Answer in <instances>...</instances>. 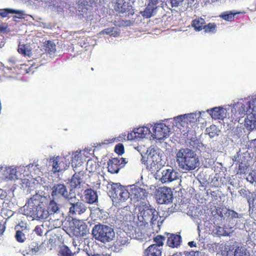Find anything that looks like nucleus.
<instances>
[{
	"label": "nucleus",
	"instance_id": "nucleus-63",
	"mask_svg": "<svg viewBox=\"0 0 256 256\" xmlns=\"http://www.w3.org/2000/svg\"><path fill=\"white\" fill-rule=\"evenodd\" d=\"M252 102L251 104H250V106H253V108L256 109V97L254 98H252Z\"/></svg>",
	"mask_w": 256,
	"mask_h": 256
},
{
	"label": "nucleus",
	"instance_id": "nucleus-6",
	"mask_svg": "<svg viewBox=\"0 0 256 256\" xmlns=\"http://www.w3.org/2000/svg\"><path fill=\"white\" fill-rule=\"evenodd\" d=\"M161 150L157 148L150 147L148 148L146 155V163L150 170L158 168V164L161 162Z\"/></svg>",
	"mask_w": 256,
	"mask_h": 256
},
{
	"label": "nucleus",
	"instance_id": "nucleus-20",
	"mask_svg": "<svg viewBox=\"0 0 256 256\" xmlns=\"http://www.w3.org/2000/svg\"><path fill=\"white\" fill-rule=\"evenodd\" d=\"M16 230L15 237L18 242H23L26 239V234L28 233V230L26 228V224L22 223L18 225L16 227Z\"/></svg>",
	"mask_w": 256,
	"mask_h": 256
},
{
	"label": "nucleus",
	"instance_id": "nucleus-62",
	"mask_svg": "<svg viewBox=\"0 0 256 256\" xmlns=\"http://www.w3.org/2000/svg\"><path fill=\"white\" fill-rule=\"evenodd\" d=\"M6 222H0V232L2 233L5 230V226Z\"/></svg>",
	"mask_w": 256,
	"mask_h": 256
},
{
	"label": "nucleus",
	"instance_id": "nucleus-40",
	"mask_svg": "<svg viewBox=\"0 0 256 256\" xmlns=\"http://www.w3.org/2000/svg\"><path fill=\"white\" fill-rule=\"evenodd\" d=\"M102 34H106L114 37L118 36L120 34V32L116 28H106L100 32Z\"/></svg>",
	"mask_w": 256,
	"mask_h": 256
},
{
	"label": "nucleus",
	"instance_id": "nucleus-61",
	"mask_svg": "<svg viewBox=\"0 0 256 256\" xmlns=\"http://www.w3.org/2000/svg\"><path fill=\"white\" fill-rule=\"evenodd\" d=\"M228 183L232 186H236V184L234 183V178H230V177H228Z\"/></svg>",
	"mask_w": 256,
	"mask_h": 256
},
{
	"label": "nucleus",
	"instance_id": "nucleus-54",
	"mask_svg": "<svg viewBox=\"0 0 256 256\" xmlns=\"http://www.w3.org/2000/svg\"><path fill=\"white\" fill-rule=\"evenodd\" d=\"M72 244L73 247L74 248V249L73 250V254H75L76 253H78L79 252V250L81 249L82 244H81L78 246L76 241H74L72 242Z\"/></svg>",
	"mask_w": 256,
	"mask_h": 256
},
{
	"label": "nucleus",
	"instance_id": "nucleus-5",
	"mask_svg": "<svg viewBox=\"0 0 256 256\" xmlns=\"http://www.w3.org/2000/svg\"><path fill=\"white\" fill-rule=\"evenodd\" d=\"M92 234L96 240L104 243L111 241L115 236L113 229L104 224L94 226L92 228Z\"/></svg>",
	"mask_w": 256,
	"mask_h": 256
},
{
	"label": "nucleus",
	"instance_id": "nucleus-49",
	"mask_svg": "<svg viewBox=\"0 0 256 256\" xmlns=\"http://www.w3.org/2000/svg\"><path fill=\"white\" fill-rule=\"evenodd\" d=\"M248 164H246V162H241V164L239 163L238 170L237 174H244L248 167Z\"/></svg>",
	"mask_w": 256,
	"mask_h": 256
},
{
	"label": "nucleus",
	"instance_id": "nucleus-21",
	"mask_svg": "<svg viewBox=\"0 0 256 256\" xmlns=\"http://www.w3.org/2000/svg\"><path fill=\"white\" fill-rule=\"evenodd\" d=\"M120 214V220L122 222H130L133 218L134 216L132 212L130 210L129 206H124V208L119 210Z\"/></svg>",
	"mask_w": 256,
	"mask_h": 256
},
{
	"label": "nucleus",
	"instance_id": "nucleus-11",
	"mask_svg": "<svg viewBox=\"0 0 256 256\" xmlns=\"http://www.w3.org/2000/svg\"><path fill=\"white\" fill-rule=\"evenodd\" d=\"M91 186L96 189H102L104 190L111 188L110 191L112 194V185L114 184L112 183L110 184L106 180L104 177L99 174H94L90 178Z\"/></svg>",
	"mask_w": 256,
	"mask_h": 256
},
{
	"label": "nucleus",
	"instance_id": "nucleus-44",
	"mask_svg": "<svg viewBox=\"0 0 256 256\" xmlns=\"http://www.w3.org/2000/svg\"><path fill=\"white\" fill-rule=\"evenodd\" d=\"M164 237L163 236H157L154 238V244H152L151 246H156L158 247L162 248L164 244Z\"/></svg>",
	"mask_w": 256,
	"mask_h": 256
},
{
	"label": "nucleus",
	"instance_id": "nucleus-47",
	"mask_svg": "<svg viewBox=\"0 0 256 256\" xmlns=\"http://www.w3.org/2000/svg\"><path fill=\"white\" fill-rule=\"evenodd\" d=\"M72 251L66 246H62L60 252V256H72Z\"/></svg>",
	"mask_w": 256,
	"mask_h": 256
},
{
	"label": "nucleus",
	"instance_id": "nucleus-10",
	"mask_svg": "<svg viewBox=\"0 0 256 256\" xmlns=\"http://www.w3.org/2000/svg\"><path fill=\"white\" fill-rule=\"evenodd\" d=\"M20 174L12 166H0V178L3 180L14 181L20 178Z\"/></svg>",
	"mask_w": 256,
	"mask_h": 256
},
{
	"label": "nucleus",
	"instance_id": "nucleus-58",
	"mask_svg": "<svg viewBox=\"0 0 256 256\" xmlns=\"http://www.w3.org/2000/svg\"><path fill=\"white\" fill-rule=\"evenodd\" d=\"M34 232L38 236H41L42 233V228L38 226L35 228Z\"/></svg>",
	"mask_w": 256,
	"mask_h": 256
},
{
	"label": "nucleus",
	"instance_id": "nucleus-25",
	"mask_svg": "<svg viewBox=\"0 0 256 256\" xmlns=\"http://www.w3.org/2000/svg\"><path fill=\"white\" fill-rule=\"evenodd\" d=\"M181 237L178 234H170L167 240V245L171 248L178 247L180 243Z\"/></svg>",
	"mask_w": 256,
	"mask_h": 256
},
{
	"label": "nucleus",
	"instance_id": "nucleus-27",
	"mask_svg": "<svg viewBox=\"0 0 256 256\" xmlns=\"http://www.w3.org/2000/svg\"><path fill=\"white\" fill-rule=\"evenodd\" d=\"M83 161L80 155V152L76 151L72 154V165L74 168H76L80 166Z\"/></svg>",
	"mask_w": 256,
	"mask_h": 256
},
{
	"label": "nucleus",
	"instance_id": "nucleus-38",
	"mask_svg": "<svg viewBox=\"0 0 256 256\" xmlns=\"http://www.w3.org/2000/svg\"><path fill=\"white\" fill-rule=\"evenodd\" d=\"M239 13L240 12H234L231 11H226L222 12L220 15V17L225 20L230 22L234 19V16Z\"/></svg>",
	"mask_w": 256,
	"mask_h": 256
},
{
	"label": "nucleus",
	"instance_id": "nucleus-53",
	"mask_svg": "<svg viewBox=\"0 0 256 256\" xmlns=\"http://www.w3.org/2000/svg\"><path fill=\"white\" fill-rule=\"evenodd\" d=\"M246 180L250 182H256V171L252 172L247 177Z\"/></svg>",
	"mask_w": 256,
	"mask_h": 256
},
{
	"label": "nucleus",
	"instance_id": "nucleus-9",
	"mask_svg": "<svg viewBox=\"0 0 256 256\" xmlns=\"http://www.w3.org/2000/svg\"><path fill=\"white\" fill-rule=\"evenodd\" d=\"M150 126L152 127V136L154 139L164 140L169 137L172 133L170 128L165 123L159 122L155 124L154 126Z\"/></svg>",
	"mask_w": 256,
	"mask_h": 256
},
{
	"label": "nucleus",
	"instance_id": "nucleus-35",
	"mask_svg": "<svg viewBox=\"0 0 256 256\" xmlns=\"http://www.w3.org/2000/svg\"><path fill=\"white\" fill-rule=\"evenodd\" d=\"M206 132L210 138H213L220 134V130L216 126L211 125L206 128Z\"/></svg>",
	"mask_w": 256,
	"mask_h": 256
},
{
	"label": "nucleus",
	"instance_id": "nucleus-14",
	"mask_svg": "<svg viewBox=\"0 0 256 256\" xmlns=\"http://www.w3.org/2000/svg\"><path fill=\"white\" fill-rule=\"evenodd\" d=\"M46 197L43 196L42 194L36 193L28 200L26 204L24 210L25 214L38 206H43Z\"/></svg>",
	"mask_w": 256,
	"mask_h": 256
},
{
	"label": "nucleus",
	"instance_id": "nucleus-8",
	"mask_svg": "<svg viewBox=\"0 0 256 256\" xmlns=\"http://www.w3.org/2000/svg\"><path fill=\"white\" fill-rule=\"evenodd\" d=\"M68 154L63 156H54L50 158V164L52 166V171L54 174L66 170L70 166V162L67 158Z\"/></svg>",
	"mask_w": 256,
	"mask_h": 256
},
{
	"label": "nucleus",
	"instance_id": "nucleus-51",
	"mask_svg": "<svg viewBox=\"0 0 256 256\" xmlns=\"http://www.w3.org/2000/svg\"><path fill=\"white\" fill-rule=\"evenodd\" d=\"M114 151L116 153L120 155L123 154L124 152V146L123 144H118L116 145L114 148Z\"/></svg>",
	"mask_w": 256,
	"mask_h": 256
},
{
	"label": "nucleus",
	"instance_id": "nucleus-12",
	"mask_svg": "<svg viewBox=\"0 0 256 256\" xmlns=\"http://www.w3.org/2000/svg\"><path fill=\"white\" fill-rule=\"evenodd\" d=\"M158 176L162 184L170 183L180 178L179 173L171 167L163 168Z\"/></svg>",
	"mask_w": 256,
	"mask_h": 256
},
{
	"label": "nucleus",
	"instance_id": "nucleus-43",
	"mask_svg": "<svg viewBox=\"0 0 256 256\" xmlns=\"http://www.w3.org/2000/svg\"><path fill=\"white\" fill-rule=\"evenodd\" d=\"M18 50L20 54L24 56H30L31 54L30 48L27 45H20Z\"/></svg>",
	"mask_w": 256,
	"mask_h": 256
},
{
	"label": "nucleus",
	"instance_id": "nucleus-19",
	"mask_svg": "<svg viewBox=\"0 0 256 256\" xmlns=\"http://www.w3.org/2000/svg\"><path fill=\"white\" fill-rule=\"evenodd\" d=\"M206 112L210 114L212 118L223 120L226 117L228 110L222 106H218L208 109Z\"/></svg>",
	"mask_w": 256,
	"mask_h": 256
},
{
	"label": "nucleus",
	"instance_id": "nucleus-13",
	"mask_svg": "<svg viewBox=\"0 0 256 256\" xmlns=\"http://www.w3.org/2000/svg\"><path fill=\"white\" fill-rule=\"evenodd\" d=\"M68 202L71 205L69 212L72 214H81L84 213L88 208L86 204L80 202L74 194L69 198Z\"/></svg>",
	"mask_w": 256,
	"mask_h": 256
},
{
	"label": "nucleus",
	"instance_id": "nucleus-46",
	"mask_svg": "<svg viewBox=\"0 0 256 256\" xmlns=\"http://www.w3.org/2000/svg\"><path fill=\"white\" fill-rule=\"evenodd\" d=\"M58 236H56V234H52L50 237L47 244H50V246H48V248L49 250H51L52 249V247L56 243L57 240H58Z\"/></svg>",
	"mask_w": 256,
	"mask_h": 256
},
{
	"label": "nucleus",
	"instance_id": "nucleus-32",
	"mask_svg": "<svg viewBox=\"0 0 256 256\" xmlns=\"http://www.w3.org/2000/svg\"><path fill=\"white\" fill-rule=\"evenodd\" d=\"M82 182L81 178V175L80 173L75 174L71 178L70 184V186L74 188H79L81 182Z\"/></svg>",
	"mask_w": 256,
	"mask_h": 256
},
{
	"label": "nucleus",
	"instance_id": "nucleus-45",
	"mask_svg": "<svg viewBox=\"0 0 256 256\" xmlns=\"http://www.w3.org/2000/svg\"><path fill=\"white\" fill-rule=\"evenodd\" d=\"M246 251L245 248L238 247L235 250L234 256H250Z\"/></svg>",
	"mask_w": 256,
	"mask_h": 256
},
{
	"label": "nucleus",
	"instance_id": "nucleus-30",
	"mask_svg": "<svg viewBox=\"0 0 256 256\" xmlns=\"http://www.w3.org/2000/svg\"><path fill=\"white\" fill-rule=\"evenodd\" d=\"M46 244L45 242H43L40 245L34 243L30 247V252L32 254H36L38 253L43 252L44 250H46Z\"/></svg>",
	"mask_w": 256,
	"mask_h": 256
},
{
	"label": "nucleus",
	"instance_id": "nucleus-39",
	"mask_svg": "<svg viewBox=\"0 0 256 256\" xmlns=\"http://www.w3.org/2000/svg\"><path fill=\"white\" fill-rule=\"evenodd\" d=\"M44 46L46 51L50 56H53L56 51L55 44L51 41H48L46 43Z\"/></svg>",
	"mask_w": 256,
	"mask_h": 256
},
{
	"label": "nucleus",
	"instance_id": "nucleus-59",
	"mask_svg": "<svg viewBox=\"0 0 256 256\" xmlns=\"http://www.w3.org/2000/svg\"><path fill=\"white\" fill-rule=\"evenodd\" d=\"M229 214L231 216L232 218H238V214L237 212L234 210H230L229 212Z\"/></svg>",
	"mask_w": 256,
	"mask_h": 256
},
{
	"label": "nucleus",
	"instance_id": "nucleus-24",
	"mask_svg": "<svg viewBox=\"0 0 256 256\" xmlns=\"http://www.w3.org/2000/svg\"><path fill=\"white\" fill-rule=\"evenodd\" d=\"M50 222L54 228H60L62 224L63 214L58 213L57 215H50Z\"/></svg>",
	"mask_w": 256,
	"mask_h": 256
},
{
	"label": "nucleus",
	"instance_id": "nucleus-28",
	"mask_svg": "<svg viewBox=\"0 0 256 256\" xmlns=\"http://www.w3.org/2000/svg\"><path fill=\"white\" fill-rule=\"evenodd\" d=\"M8 14H14L18 15L15 16L18 18H20L24 14V11L22 10H16L12 8H4L0 9V16L3 18H6L8 16Z\"/></svg>",
	"mask_w": 256,
	"mask_h": 256
},
{
	"label": "nucleus",
	"instance_id": "nucleus-57",
	"mask_svg": "<svg viewBox=\"0 0 256 256\" xmlns=\"http://www.w3.org/2000/svg\"><path fill=\"white\" fill-rule=\"evenodd\" d=\"M116 158L119 161V165H122L120 167L124 166V165L128 162L126 158Z\"/></svg>",
	"mask_w": 256,
	"mask_h": 256
},
{
	"label": "nucleus",
	"instance_id": "nucleus-56",
	"mask_svg": "<svg viewBox=\"0 0 256 256\" xmlns=\"http://www.w3.org/2000/svg\"><path fill=\"white\" fill-rule=\"evenodd\" d=\"M242 124H239L238 122L237 126H236V133L238 135H240L242 133Z\"/></svg>",
	"mask_w": 256,
	"mask_h": 256
},
{
	"label": "nucleus",
	"instance_id": "nucleus-18",
	"mask_svg": "<svg viewBox=\"0 0 256 256\" xmlns=\"http://www.w3.org/2000/svg\"><path fill=\"white\" fill-rule=\"evenodd\" d=\"M25 214L28 216L36 220H45L48 218L50 212L44 206H38L33 210L30 211Z\"/></svg>",
	"mask_w": 256,
	"mask_h": 256
},
{
	"label": "nucleus",
	"instance_id": "nucleus-23",
	"mask_svg": "<svg viewBox=\"0 0 256 256\" xmlns=\"http://www.w3.org/2000/svg\"><path fill=\"white\" fill-rule=\"evenodd\" d=\"M128 3L124 2V0H116L114 4V10L118 13H124L128 10Z\"/></svg>",
	"mask_w": 256,
	"mask_h": 256
},
{
	"label": "nucleus",
	"instance_id": "nucleus-7",
	"mask_svg": "<svg viewBox=\"0 0 256 256\" xmlns=\"http://www.w3.org/2000/svg\"><path fill=\"white\" fill-rule=\"evenodd\" d=\"M201 114L202 112H198L180 115L174 117L173 118V126L178 127L180 126L184 127L186 124H189L191 126H192L200 117Z\"/></svg>",
	"mask_w": 256,
	"mask_h": 256
},
{
	"label": "nucleus",
	"instance_id": "nucleus-33",
	"mask_svg": "<svg viewBox=\"0 0 256 256\" xmlns=\"http://www.w3.org/2000/svg\"><path fill=\"white\" fill-rule=\"evenodd\" d=\"M48 208L50 212V215H57L58 213H62L59 208L58 204L54 200H51L49 203Z\"/></svg>",
	"mask_w": 256,
	"mask_h": 256
},
{
	"label": "nucleus",
	"instance_id": "nucleus-64",
	"mask_svg": "<svg viewBox=\"0 0 256 256\" xmlns=\"http://www.w3.org/2000/svg\"><path fill=\"white\" fill-rule=\"evenodd\" d=\"M182 0H172V4L173 6H176L179 4V3L181 2Z\"/></svg>",
	"mask_w": 256,
	"mask_h": 256
},
{
	"label": "nucleus",
	"instance_id": "nucleus-17",
	"mask_svg": "<svg viewBox=\"0 0 256 256\" xmlns=\"http://www.w3.org/2000/svg\"><path fill=\"white\" fill-rule=\"evenodd\" d=\"M70 224L72 232L76 236H84L87 233L86 226L82 221L72 220Z\"/></svg>",
	"mask_w": 256,
	"mask_h": 256
},
{
	"label": "nucleus",
	"instance_id": "nucleus-41",
	"mask_svg": "<svg viewBox=\"0 0 256 256\" xmlns=\"http://www.w3.org/2000/svg\"><path fill=\"white\" fill-rule=\"evenodd\" d=\"M155 4H152L150 5L148 4V6L142 12V14L144 16L147 18H150L154 15V10L156 8Z\"/></svg>",
	"mask_w": 256,
	"mask_h": 256
},
{
	"label": "nucleus",
	"instance_id": "nucleus-16",
	"mask_svg": "<svg viewBox=\"0 0 256 256\" xmlns=\"http://www.w3.org/2000/svg\"><path fill=\"white\" fill-rule=\"evenodd\" d=\"M158 204H168L172 202V193L170 188L162 187L158 188L156 195Z\"/></svg>",
	"mask_w": 256,
	"mask_h": 256
},
{
	"label": "nucleus",
	"instance_id": "nucleus-60",
	"mask_svg": "<svg viewBox=\"0 0 256 256\" xmlns=\"http://www.w3.org/2000/svg\"><path fill=\"white\" fill-rule=\"evenodd\" d=\"M222 231H223V229L222 228L219 227L218 230L217 231L218 232L219 235L221 236H226L228 234V233H226L225 231L224 232H222Z\"/></svg>",
	"mask_w": 256,
	"mask_h": 256
},
{
	"label": "nucleus",
	"instance_id": "nucleus-1",
	"mask_svg": "<svg viewBox=\"0 0 256 256\" xmlns=\"http://www.w3.org/2000/svg\"><path fill=\"white\" fill-rule=\"evenodd\" d=\"M112 198L113 202L120 203L125 202L130 198L131 200L137 204L136 206H140V204H146L145 200L147 198L148 192L145 189L140 188L136 185L130 186L128 190L125 189L118 184L112 185Z\"/></svg>",
	"mask_w": 256,
	"mask_h": 256
},
{
	"label": "nucleus",
	"instance_id": "nucleus-31",
	"mask_svg": "<svg viewBox=\"0 0 256 256\" xmlns=\"http://www.w3.org/2000/svg\"><path fill=\"white\" fill-rule=\"evenodd\" d=\"M147 256H161L162 248L156 246H150L146 251Z\"/></svg>",
	"mask_w": 256,
	"mask_h": 256
},
{
	"label": "nucleus",
	"instance_id": "nucleus-36",
	"mask_svg": "<svg viewBox=\"0 0 256 256\" xmlns=\"http://www.w3.org/2000/svg\"><path fill=\"white\" fill-rule=\"evenodd\" d=\"M205 21L202 18L195 19L192 20V26L194 28V30L197 31H200L204 28V24Z\"/></svg>",
	"mask_w": 256,
	"mask_h": 256
},
{
	"label": "nucleus",
	"instance_id": "nucleus-50",
	"mask_svg": "<svg viewBox=\"0 0 256 256\" xmlns=\"http://www.w3.org/2000/svg\"><path fill=\"white\" fill-rule=\"evenodd\" d=\"M188 145L191 148H195L197 146L198 143V140L196 137H193L190 139L188 140Z\"/></svg>",
	"mask_w": 256,
	"mask_h": 256
},
{
	"label": "nucleus",
	"instance_id": "nucleus-29",
	"mask_svg": "<svg viewBox=\"0 0 256 256\" xmlns=\"http://www.w3.org/2000/svg\"><path fill=\"white\" fill-rule=\"evenodd\" d=\"M108 171L111 174H116L118 172L120 166L119 165V161L118 159L114 158L110 160L108 164Z\"/></svg>",
	"mask_w": 256,
	"mask_h": 256
},
{
	"label": "nucleus",
	"instance_id": "nucleus-26",
	"mask_svg": "<svg viewBox=\"0 0 256 256\" xmlns=\"http://www.w3.org/2000/svg\"><path fill=\"white\" fill-rule=\"evenodd\" d=\"M85 200L89 204H94L98 200V195L96 192L92 189L84 191Z\"/></svg>",
	"mask_w": 256,
	"mask_h": 256
},
{
	"label": "nucleus",
	"instance_id": "nucleus-42",
	"mask_svg": "<svg viewBox=\"0 0 256 256\" xmlns=\"http://www.w3.org/2000/svg\"><path fill=\"white\" fill-rule=\"evenodd\" d=\"M125 140H127L126 134L125 133H122L117 138H114L112 139L104 140V144H108L114 142H123Z\"/></svg>",
	"mask_w": 256,
	"mask_h": 256
},
{
	"label": "nucleus",
	"instance_id": "nucleus-55",
	"mask_svg": "<svg viewBox=\"0 0 256 256\" xmlns=\"http://www.w3.org/2000/svg\"><path fill=\"white\" fill-rule=\"evenodd\" d=\"M238 162L241 164V162H245L246 164H248V159L246 158V156H244V154H240L238 156Z\"/></svg>",
	"mask_w": 256,
	"mask_h": 256
},
{
	"label": "nucleus",
	"instance_id": "nucleus-48",
	"mask_svg": "<svg viewBox=\"0 0 256 256\" xmlns=\"http://www.w3.org/2000/svg\"><path fill=\"white\" fill-rule=\"evenodd\" d=\"M216 24L214 23H209L208 25L204 26V29L206 32H214L216 31Z\"/></svg>",
	"mask_w": 256,
	"mask_h": 256
},
{
	"label": "nucleus",
	"instance_id": "nucleus-4",
	"mask_svg": "<svg viewBox=\"0 0 256 256\" xmlns=\"http://www.w3.org/2000/svg\"><path fill=\"white\" fill-rule=\"evenodd\" d=\"M142 208H140V214L138 215L139 220L152 226L157 225L160 227L165 220L166 217L160 216L159 212L150 206L142 205Z\"/></svg>",
	"mask_w": 256,
	"mask_h": 256
},
{
	"label": "nucleus",
	"instance_id": "nucleus-22",
	"mask_svg": "<svg viewBox=\"0 0 256 256\" xmlns=\"http://www.w3.org/2000/svg\"><path fill=\"white\" fill-rule=\"evenodd\" d=\"M150 124L146 126H142L136 128V134L138 138H146L150 135L152 136V131L150 130Z\"/></svg>",
	"mask_w": 256,
	"mask_h": 256
},
{
	"label": "nucleus",
	"instance_id": "nucleus-34",
	"mask_svg": "<svg viewBox=\"0 0 256 256\" xmlns=\"http://www.w3.org/2000/svg\"><path fill=\"white\" fill-rule=\"evenodd\" d=\"M248 202L249 204L250 210L256 212V193H250L248 197Z\"/></svg>",
	"mask_w": 256,
	"mask_h": 256
},
{
	"label": "nucleus",
	"instance_id": "nucleus-52",
	"mask_svg": "<svg viewBox=\"0 0 256 256\" xmlns=\"http://www.w3.org/2000/svg\"><path fill=\"white\" fill-rule=\"evenodd\" d=\"M136 129H134L132 132L128 133L126 136L127 140H132L135 138H137L138 136H136Z\"/></svg>",
	"mask_w": 256,
	"mask_h": 256
},
{
	"label": "nucleus",
	"instance_id": "nucleus-3",
	"mask_svg": "<svg viewBox=\"0 0 256 256\" xmlns=\"http://www.w3.org/2000/svg\"><path fill=\"white\" fill-rule=\"evenodd\" d=\"M176 158L179 169L183 172L193 170L200 165L196 152L188 148L179 150L176 153Z\"/></svg>",
	"mask_w": 256,
	"mask_h": 256
},
{
	"label": "nucleus",
	"instance_id": "nucleus-2",
	"mask_svg": "<svg viewBox=\"0 0 256 256\" xmlns=\"http://www.w3.org/2000/svg\"><path fill=\"white\" fill-rule=\"evenodd\" d=\"M252 102V98L240 99L232 105V112L234 113L236 116L242 117L247 114L244 120V126L250 130H256V109L248 104Z\"/></svg>",
	"mask_w": 256,
	"mask_h": 256
},
{
	"label": "nucleus",
	"instance_id": "nucleus-15",
	"mask_svg": "<svg viewBox=\"0 0 256 256\" xmlns=\"http://www.w3.org/2000/svg\"><path fill=\"white\" fill-rule=\"evenodd\" d=\"M52 196L53 198L62 197L69 201V198L74 196V194L68 192L66 187L64 184H55L52 188Z\"/></svg>",
	"mask_w": 256,
	"mask_h": 256
},
{
	"label": "nucleus",
	"instance_id": "nucleus-37",
	"mask_svg": "<svg viewBox=\"0 0 256 256\" xmlns=\"http://www.w3.org/2000/svg\"><path fill=\"white\" fill-rule=\"evenodd\" d=\"M98 166V164L96 161L92 160H89L86 163V170L90 172H94Z\"/></svg>",
	"mask_w": 256,
	"mask_h": 256
}]
</instances>
